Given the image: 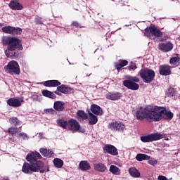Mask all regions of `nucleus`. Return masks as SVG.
Here are the masks:
<instances>
[{
	"label": "nucleus",
	"instance_id": "obj_1",
	"mask_svg": "<svg viewBox=\"0 0 180 180\" xmlns=\"http://www.w3.org/2000/svg\"><path fill=\"white\" fill-rule=\"evenodd\" d=\"M164 115L167 116L169 120L174 117V114L171 111H167L165 108L155 105H147L145 108H141L136 112L137 120L141 121L146 120L149 122H160Z\"/></svg>",
	"mask_w": 180,
	"mask_h": 180
},
{
	"label": "nucleus",
	"instance_id": "obj_2",
	"mask_svg": "<svg viewBox=\"0 0 180 180\" xmlns=\"http://www.w3.org/2000/svg\"><path fill=\"white\" fill-rule=\"evenodd\" d=\"M3 43L8 46L7 50L5 51L6 57L8 58H18L20 56L19 51H15V50H23V46H22V43L19 39L6 37L3 39Z\"/></svg>",
	"mask_w": 180,
	"mask_h": 180
},
{
	"label": "nucleus",
	"instance_id": "obj_3",
	"mask_svg": "<svg viewBox=\"0 0 180 180\" xmlns=\"http://www.w3.org/2000/svg\"><path fill=\"white\" fill-rule=\"evenodd\" d=\"M44 167V163L39 160L36 163H27L25 162L22 167V172L24 174H33V172H39L40 171L41 174L44 173V169H41Z\"/></svg>",
	"mask_w": 180,
	"mask_h": 180
},
{
	"label": "nucleus",
	"instance_id": "obj_4",
	"mask_svg": "<svg viewBox=\"0 0 180 180\" xmlns=\"http://www.w3.org/2000/svg\"><path fill=\"white\" fill-rule=\"evenodd\" d=\"M139 75H140L143 82L150 84L153 82L154 78H155V72L148 68L141 69L139 72Z\"/></svg>",
	"mask_w": 180,
	"mask_h": 180
},
{
	"label": "nucleus",
	"instance_id": "obj_5",
	"mask_svg": "<svg viewBox=\"0 0 180 180\" xmlns=\"http://www.w3.org/2000/svg\"><path fill=\"white\" fill-rule=\"evenodd\" d=\"M4 70L7 74H11V75H19L20 74L19 63L15 60L8 62V65L4 67Z\"/></svg>",
	"mask_w": 180,
	"mask_h": 180
},
{
	"label": "nucleus",
	"instance_id": "obj_6",
	"mask_svg": "<svg viewBox=\"0 0 180 180\" xmlns=\"http://www.w3.org/2000/svg\"><path fill=\"white\" fill-rule=\"evenodd\" d=\"M165 134L153 133L148 135L141 136V140L143 143H151L153 141H158V140L165 139Z\"/></svg>",
	"mask_w": 180,
	"mask_h": 180
},
{
	"label": "nucleus",
	"instance_id": "obj_7",
	"mask_svg": "<svg viewBox=\"0 0 180 180\" xmlns=\"http://www.w3.org/2000/svg\"><path fill=\"white\" fill-rule=\"evenodd\" d=\"M144 34L149 39H154V37H161L162 32L160 31L155 26L151 25L149 28L145 30Z\"/></svg>",
	"mask_w": 180,
	"mask_h": 180
},
{
	"label": "nucleus",
	"instance_id": "obj_8",
	"mask_svg": "<svg viewBox=\"0 0 180 180\" xmlns=\"http://www.w3.org/2000/svg\"><path fill=\"white\" fill-rule=\"evenodd\" d=\"M108 127L111 131H120V133H123L126 129L124 123L120 121H112L110 122Z\"/></svg>",
	"mask_w": 180,
	"mask_h": 180
},
{
	"label": "nucleus",
	"instance_id": "obj_9",
	"mask_svg": "<svg viewBox=\"0 0 180 180\" xmlns=\"http://www.w3.org/2000/svg\"><path fill=\"white\" fill-rule=\"evenodd\" d=\"M104 153H107V154H110V155H117L119 152L117 151V148L111 144H106L103 147Z\"/></svg>",
	"mask_w": 180,
	"mask_h": 180
},
{
	"label": "nucleus",
	"instance_id": "obj_10",
	"mask_svg": "<svg viewBox=\"0 0 180 180\" xmlns=\"http://www.w3.org/2000/svg\"><path fill=\"white\" fill-rule=\"evenodd\" d=\"M173 49L174 44L169 41L160 43L158 45V49L161 50V51H164V53H168V51H171Z\"/></svg>",
	"mask_w": 180,
	"mask_h": 180
},
{
	"label": "nucleus",
	"instance_id": "obj_11",
	"mask_svg": "<svg viewBox=\"0 0 180 180\" xmlns=\"http://www.w3.org/2000/svg\"><path fill=\"white\" fill-rule=\"evenodd\" d=\"M41 155L38 152H31L27 155L26 160L28 162H34L37 160H40Z\"/></svg>",
	"mask_w": 180,
	"mask_h": 180
},
{
	"label": "nucleus",
	"instance_id": "obj_12",
	"mask_svg": "<svg viewBox=\"0 0 180 180\" xmlns=\"http://www.w3.org/2000/svg\"><path fill=\"white\" fill-rule=\"evenodd\" d=\"M172 67L169 66V65H162L159 67V73L160 75H171V70Z\"/></svg>",
	"mask_w": 180,
	"mask_h": 180
},
{
	"label": "nucleus",
	"instance_id": "obj_13",
	"mask_svg": "<svg viewBox=\"0 0 180 180\" xmlns=\"http://www.w3.org/2000/svg\"><path fill=\"white\" fill-rule=\"evenodd\" d=\"M123 85L128 88V89H131L132 91H137L139 88V84L131 82V80H124Z\"/></svg>",
	"mask_w": 180,
	"mask_h": 180
},
{
	"label": "nucleus",
	"instance_id": "obj_14",
	"mask_svg": "<svg viewBox=\"0 0 180 180\" xmlns=\"http://www.w3.org/2000/svg\"><path fill=\"white\" fill-rule=\"evenodd\" d=\"M68 129L72 131H78V130H79V122L74 119L70 120Z\"/></svg>",
	"mask_w": 180,
	"mask_h": 180
},
{
	"label": "nucleus",
	"instance_id": "obj_15",
	"mask_svg": "<svg viewBox=\"0 0 180 180\" xmlns=\"http://www.w3.org/2000/svg\"><path fill=\"white\" fill-rule=\"evenodd\" d=\"M105 98L110 101H119L122 98V94L120 92L108 93L105 95Z\"/></svg>",
	"mask_w": 180,
	"mask_h": 180
},
{
	"label": "nucleus",
	"instance_id": "obj_16",
	"mask_svg": "<svg viewBox=\"0 0 180 180\" xmlns=\"http://www.w3.org/2000/svg\"><path fill=\"white\" fill-rule=\"evenodd\" d=\"M9 6L13 11H22V9H23V6L18 2V0L11 1L9 4Z\"/></svg>",
	"mask_w": 180,
	"mask_h": 180
},
{
	"label": "nucleus",
	"instance_id": "obj_17",
	"mask_svg": "<svg viewBox=\"0 0 180 180\" xmlns=\"http://www.w3.org/2000/svg\"><path fill=\"white\" fill-rule=\"evenodd\" d=\"M91 110L92 113L94 115H97L98 116H102L103 115V110L102 108L96 104H94L91 106Z\"/></svg>",
	"mask_w": 180,
	"mask_h": 180
},
{
	"label": "nucleus",
	"instance_id": "obj_18",
	"mask_svg": "<svg viewBox=\"0 0 180 180\" xmlns=\"http://www.w3.org/2000/svg\"><path fill=\"white\" fill-rule=\"evenodd\" d=\"M22 102H23V100L19 101V99L16 98H10L8 100L7 103L9 106L18 108L22 105Z\"/></svg>",
	"mask_w": 180,
	"mask_h": 180
},
{
	"label": "nucleus",
	"instance_id": "obj_19",
	"mask_svg": "<svg viewBox=\"0 0 180 180\" xmlns=\"http://www.w3.org/2000/svg\"><path fill=\"white\" fill-rule=\"evenodd\" d=\"M127 64H129V62L127 60H120L118 63H115V67L116 70H117V71H119V70H122V68H123V67H126V65H127Z\"/></svg>",
	"mask_w": 180,
	"mask_h": 180
},
{
	"label": "nucleus",
	"instance_id": "obj_20",
	"mask_svg": "<svg viewBox=\"0 0 180 180\" xmlns=\"http://www.w3.org/2000/svg\"><path fill=\"white\" fill-rule=\"evenodd\" d=\"M79 167L82 171H89V169H91V165L85 160L81 161Z\"/></svg>",
	"mask_w": 180,
	"mask_h": 180
},
{
	"label": "nucleus",
	"instance_id": "obj_21",
	"mask_svg": "<svg viewBox=\"0 0 180 180\" xmlns=\"http://www.w3.org/2000/svg\"><path fill=\"white\" fill-rule=\"evenodd\" d=\"M129 174L133 178H140V172L136 167L129 168Z\"/></svg>",
	"mask_w": 180,
	"mask_h": 180
},
{
	"label": "nucleus",
	"instance_id": "obj_22",
	"mask_svg": "<svg viewBox=\"0 0 180 180\" xmlns=\"http://www.w3.org/2000/svg\"><path fill=\"white\" fill-rule=\"evenodd\" d=\"M179 55H176V56L171 58L169 60L171 65H173L174 67H178V65H179Z\"/></svg>",
	"mask_w": 180,
	"mask_h": 180
},
{
	"label": "nucleus",
	"instance_id": "obj_23",
	"mask_svg": "<svg viewBox=\"0 0 180 180\" xmlns=\"http://www.w3.org/2000/svg\"><path fill=\"white\" fill-rule=\"evenodd\" d=\"M57 124L60 126V127H62L63 129H68V123L69 121H67L64 119H58L56 121Z\"/></svg>",
	"mask_w": 180,
	"mask_h": 180
},
{
	"label": "nucleus",
	"instance_id": "obj_24",
	"mask_svg": "<svg viewBox=\"0 0 180 180\" xmlns=\"http://www.w3.org/2000/svg\"><path fill=\"white\" fill-rule=\"evenodd\" d=\"M94 169L99 172H105L106 171V166L102 163H96L94 164Z\"/></svg>",
	"mask_w": 180,
	"mask_h": 180
},
{
	"label": "nucleus",
	"instance_id": "obj_25",
	"mask_svg": "<svg viewBox=\"0 0 180 180\" xmlns=\"http://www.w3.org/2000/svg\"><path fill=\"white\" fill-rule=\"evenodd\" d=\"M53 108L56 110L61 112V110H64V103L62 101H56Z\"/></svg>",
	"mask_w": 180,
	"mask_h": 180
},
{
	"label": "nucleus",
	"instance_id": "obj_26",
	"mask_svg": "<svg viewBox=\"0 0 180 180\" xmlns=\"http://www.w3.org/2000/svg\"><path fill=\"white\" fill-rule=\"evenodd\" d=\"M110 172H111V174H113V175H120L121 174V170L120 169H119V167L112 165L110 167V169H109Z\"/></svg>",
	"mask_w": 180,
	"mask_h": 180
},
{
	"label": "nucleus",
	"instance_id": "obj_27",
	"mask_svg": "<svg viewBox=\"0 0 180 180\" xmlns=\"http://www.w3.org/2000/svg\"><path fill=\"white\" fill-rule=\"evenodd\" d=\"M136 160H137V161H146L150 160V156L146 154L139 153L136 155Z\"/></svg>",
	"mask_w": 180,
	"mask_h": 180
},
{
	"label": "nucleus",
	"instance_id": "obj_28",
	"mask_svg": "<svg viewBox=\"0 0 180 180\" xmlns=\"http://www.w3.org/2000/svg\"><path fill=\"white\" fill-rule=\"evenodd\" d=\"M53 165L56 168H63V165H64V161L60 158H55L53 160Z\"/></svg>",
	"mask_w": 180,
	"mask_h": 180
},
{
	"label": "nucleus",
	"instance_id": "obj_29",
	"mask_svg": "<svg viewBox=\"0 0 180 180\" xmlns=\"http://www.w3.org/2000/svg\"><path fill=\"white\" fill-rule=\"evenodd\" d=\"M61 83L58 80H49L46 82V86H58Z\"/></svg>",
	"mask_w": 180,
	"mask_h": 180
},
{
	"label": "nucleus",
	"instance_id": "obj_30",
	"mask_svg": "<svg viewBox=\"0 0 180 180\" xmlns=\"http://www.w3.org/2000/svg\"><path fill=\"white\" fill-rule=\"evenodd\" d=\"M89 124H96L98 123V117L93 115L92 112H89Z\"/></svg>",
	"mask_w": 180,
	"mask_h": 180
},
{
	"label": "nucleus",
	"instance_id": "obj_31",
	"mask_svg": "<svg viewBox=\"0 0 180 180\" xmlns=\"http://www.w3.org/2000/svg\"><path fill=\"white\" fill-rule=\"evenodd\" d=\"M57 90L58 92H61V94H67L70 92V89L68 87H66L65 85H61L57 87Z\"/></svg>",
	"mask_w": 180,
	"mask_h": 180
},
{
	"label": "nucleus",
	"instance_id": "obj_32",
	"mask_svg": "<svg viewBox=\"0 0 180 180\" xmlns=\"http://www.w3.org/2000/svg\"><path fill=\"white\" fill-rule=\"evenodd\" d=\"M1 30L2 32H4V33H7L8 34L13 35V27H11V26L3 27L1 28Z\"/></svg>",
	"mask_w": 180,
	"mask_h": 180
},
{
	"label": "nucleus",
	"instance_id": "obj_33",
	"mask_svg": "<svg viewBox=\"0 0 180 180\" xmlns=\"http://www.w3.org/2000/svg\"><path fill=\"white\" fill-rule=\"evenodd\" d=\"M177 94L178 93L176 92V91H175V89L172 87L169 88L167 91V96H169V98H172V96H176Z\"/></svg>",
	"mask_w": 180,
	"mask_h": 180
},
{
	"label": "nucleus",
	"instance_id": "obj_34",
	"mask_svg": "<svg viewBox=\"0 0 180 180\" xmlns=\"http://www.w3.org/2000/svg\"><path fill=\"white\" fill-rule=\"evenodd\" d=\"M77 115L78 117L83 119V120H86V119H88V115H86V113H85V112H84L82 110L77 111Z\"/></svg>",
	"mask_w": 180,
	"mask_h": 180
},
{
	"label": "nucleus",
	"instance_id": "obj_35",
	"mask_svg": "<svg viewBox=\"0 0 180 180\" xmlns=\"http://www.w3.org/2000/svg\"><path fill=\"white\" fill-rule=\"evenodd\" d=\"M46 98H50L51 99H56V94L50 91L46 90Z\"/></svg>",
	"mask_w": 180,
	"mask_h": 180
},
{
	"label": "nucleus",
	"instance_id": "obj_36",
	"mask_svg": "<svg viewBox=\"0 0 180 180\" xmlns=\"http://www.w3.org/2000/svg\"><path fill=\"white\" fill-rule=\"evenodd\" d=\"M16 34H22V29L13 27V36H16Z\"/></svg>",
	"mask_w": 180,
	"mask_h": 180
},
{
	"label": "nucleus",
	"instance_id": "obj_37",
	"mask_svg": "<svg viewBox=\"0 0 180 180\" xmlns=\"http://www.w3.org/2000/svg\"><path fill=\"white\" fill-rule=\"evenodd\" d=\"M56 154H54V152H53V150H46V157H47L48 158H51V157L53 158H54Z\"/></svg>",
	"mask_w": 180,
	"mask_h": 180
},
{
	"label": "nucleus",
	"instance_id": "obj_38",
	"mask_svg": "<svg viewBox=\"0 0 180 180\" xmlns=\"http://www.w3.org/2000/svg\"><path fill=\"white\" fill-rule=\"evenodd\" d=\"M9 122L11 124H14V126H16L20 123L19 120H18L16 117L10 118Z\"/></svg>",
	"mask_w": 180,
	"mask_h": 180
},
{
	"label": "nucleus",
	"instance_id": "obj_39",
	"mask_svg": "<svg viewBox=\"0 0 180 180\" xmlns=\"http://www.w3.org/2000/svg\"><path fill=\"white\" fill-rule=\"evenodd\" d=\"M8 133L10 134H16L18 133V128L16 127H11L8 129Z\"/></svg>",
	"mask_w": 180,
	"mask_h": 180
},
{
	"label": "nucleus",
	"instance_id": "obj_40",
	"mask_svg": "<svg viewBox=\"0 0 180 180\" xmlns=\"http://www.w3.org/2000/svg\"><path fill=\"white\" fill-rule=\"evenodd\" d=\"M127 78H128L129 81H131L132 82H140V79L137 77L129 76Z\"/></svg>",
	"mask_w": 180,
	"mask_h": 180
},
{
	"label": "nucleus",
	"instance_id": "obj_41",
	"mask_svg": "<svg viewBox=\"0 0 180 180\" xmlns=\"http://www.w3.org/2000/svg\"><path fill=\"white\" fill-rule=\"evenodd\" d=\"M37 141H40V140L44 139V136H43V133L40 132L39 134H37L35 136Z\"/></svg>",
	"mask_w": 180,
	"mask_h": 180
},
{
	"label": "nucleus",
	"instance_id": "obj_42",
	"mask_svg": "<svg viewBox=\"0 0 180 180\" xmlns=\"http://www.w3.org/2000/svg\"><path fill=\"white\" fill-rule=\"evenodd\" d=\"M137 69V66L136 65V63H131V65L128 66L129 71H134V70Z\"/></svg>",
	"mask_w": 180,
	"mask_h": 180
},
{
	"label": "nucleus",
	"instance_id": "obj_43",
	"mask_svg": "<svg viewBox=\"0 0 180 180\" xmlns=\"http://www.w3.org/2000/svg\"><path fill=\"white\" fill-rule=\"evenodd\" d=\"M148 164H150V165H157V164H158V160H155V158L150 159L148 160Z\"/></svg>",
	"mask_w": 180,
	"mask_h": 180
},
{
	"label": "nucleus",
	"instance_id": "obj_44",
	"mask_svg": "<svg viewBox=\"0 0 180 180\" xmlns=\"http://www.w3.org/2000/svg\"><path fill=\"white\" fill-rule=\"evenodd\" d=\"M18 136L19 137H22L23 140H29V136H27V134L25 132L20 133Z\"/></svg>",
	"mask_w": 180,
	"mask_h": 180
},
{
	"label": "nucleus",
	"instance_id": "obj_45",
	"mask_svg": "<svg viewBox=\"0 0 180 180\" xmlns=\"http://www.w3.org/2000/svg\"><path fill=\"white\" fill-rule=\"evenodd\" d=\"M32 101H39L40 102V101H41V98L39 97V96L34 94L32 96Z\"/></svg>",
	"mask_w": 180,
	"mask_h": 180
},
{
	"label": "nucleus",
	"instance_id": "obj_46",
	"mask_svg": "<svg viewBox=\"0 0 180 180\" xmlns=\"http://www.w3.org/2000/svg\"><path fill=\"white\" fill-rule=\"evenodd\" d=\"M41 154H42V155H44V157H46V149L44 148H41L39 150Z\"/></svg>",
	"mask_w": 180,
	"mask_h": 180
},
{
	"label": "nucleus",
	"instance_id": "obj_47",
	"mask_svg": "<svg viewBox=\"0 0 180 180\" xmlns=\"http://www.w3.org/2000/svg\"><path fill=\"white\" fill-rule=\"evenodd\" d=\"M77 131H79V133H85V129L81 128V125H79V128Z\"/></svg>",
	"mask_w": 180,
	"mask_h": 180
},
{
	"label": "nucleus",
	"instance_id": "obj_48",
	"mask_svg": "<svg viewBox=\"0 0 180 180\" xmlns=\"http://www.w3.org/2000/svg\"><path fill=\"white\" fill-rule=\"evenodd\" d=\"M159 180H168L165 176H159L158 178Z\"/></svg>",
	"mask_w": 180,
	"mask_h": 180
},
{
	"label": "nucleus",
	"instance_id": "obj_49",
	"mask_svg": "<svg viewBox=\"0 0 180 180\" xmlns=\"http://www.w3.org/2000/svg\"><path fill=\"white\" fill-rule=\"evenodd\" d=\"M73 26H76V27H78V26H79L78 22H74Z\"/></svg>",
	"mask_w": 180,
	"mask_h": 180
},
{
	"label": "nucleus",
	"instance_id": "obj_50",
	"mask_svg": "<svg viewBox=\"0 0 180 180\" xmlns=\"http://www.w3.org/2000/svg\"><path fill=\"white\" fill-rule=\"evenodd\" d=\"M36 22L37 23H39V24H41L42 22H41V20H39V18H36Z\"/></svg>",
	"mask_w": 180,
	"mask_h": 180
},
{
	"label": "nucleus",
	"instance_id": "obj_51",
	"mask_svg": "<svg viewBox=\"0 0 180 180\" xmlns=\"http://www.w3.org/2000/svg\"><path fill=\"white\" fill-rule=\"evenodd\" d=\"M42 94H43L44 96H46V90H44L42 91Z\"/></svg>",
	"mask_w": 180,
	"mask_h": 180
},
{
	"label": "nucleus",
	"instance_id": "obj_52",
	"mask_svg": "<svg viewBox=\"0 0 180 180\" xmlns=\"http://www.w3.org/2000/svg\"><path fill=\"white\" fill-rule=\"evenodd\" d=\"M114 164H115V165H118L119 167H120V162H114Z\"/></svg>",
	"mask_w": 180,
	"mask_h": 180
},
{
	"label": "nucleus",
	"instance_id": "obj_53",
	"mask_svg": "<svg viewBox=\"0 0 180 180\" xmlns=\"http://www.w3.org/2000/svg\"><path fill=\"white\" fill-rule=\"evenodd\" d=\"M55 94H56V95H60V93H59L58 91H55Z\"/></svg>",
	"mask_w": 180,
	"mask_h": 180
},
{
	"label": "nucleus",
	"instance_id": "obj_54",
	"mask_svg": "<svg viewBox=\"0 0 180 180\" xmlns=\"http://www.w3.org/2000/svg\"><path fill=\"white\" fill-rule=\"evenodd\" d=\"M44 86H46V82H44Z\"/></svg>",
	"mask_w": 180,
	"mask_h": 180
},
{
	"label": "nucleus",
	"instance_id": "obj_55",
	"mask_svg": "<svg viewBox=\"0 0 180 180\" xmlns=\"http://www.w3.org/2000/svg\"><path fill=\"white\" fill-rule=\"evenodd\" d=\"M10 140H11V141H13V140L12 139H10Z\"/></svg>",
	"mask_w": 180,
	"mask_h": 180
}]
</instances>
